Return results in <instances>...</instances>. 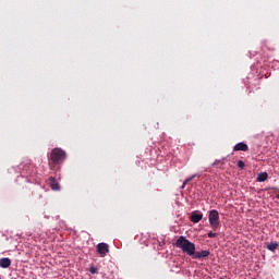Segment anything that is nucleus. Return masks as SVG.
<instances>
[{"label":"nucleus","mask_w":279,"mask_h":279,"mask_svg":"<svg viewBox=\"0 0 279 279\" xmlns=\"http://www.w3.org/2000/svg\"><path fill=\"white\" fill-rule=\"evenodd\" d=\"M0 279H1V276H0Z\"/></svg>","instance_id":"obj_17"},{"label":"nucleus","mask_w":279,"mask_h":279,"mask_svg":"<svg viewBox=\"0 0 279 279\" xmlns=\"http://www.w3.org/2000/svg\"><path fill=\"white\" fill-rule=\"evenodd\" d=\"M29 169H34V165H29L28 167H25L24 171H26L27 173H32L29 172Z\"/></svg>","instance_id":"obj_14"},{"label":"nucleus","mask_w":279,"mask_h":279,"mask_svg":"<svg viewBox=\"0 0 279 279\" xmlns=\"http://www.w3.org/2000/svg\"><path fill=\"white\" fill-rule=\"evenodd\" d=\"M269 178V174L267 172H260L257 175V182H265Z\"/></svg>","instance_id":"obj_9"},{"label":"nucleus","mask_w":279,"mask_h":279,"mask_svg":"<svg viewBox=\"0 0 279 279\" xmlns=\"http://www.w3.org/2000/svg\"><path fill=\"white\" fill-rule=\"evenodd\" d=\"M201 219H204V214L201 211H194L190 217V221H192V223H199Z\"/></svg>","instance_id":"obj_5"},{"label":"nucleus","mask_w":279,"mask_h":279,"mask_svg":"<svg viewBox=\"0 0 279 279\" xmlns=\"http://www.w3.org/2000/svg\"><path fill=\"white\" fill-rule=\"evenodd\" d=\"M96 252L99 254L100 258H106L107 254L110 252V246L106 243H99L96 246Z\"/></svg>","instance_id":"obj_4"},{"label":"nucleus","mask_w":279,"mask_h":279,"mask_svg":"<svg viewBox=\"0 0 279 279\" xmlns=\"http://www.w3.org/2000/svg\"><path fill=\"white\" fill-rule=\"evenodd\" d=\"M276 198L279 199V194L276 195Z\"/></svg>","instance_id":"obj_16"},{"label":"nucleus","mask_w":279,"mask_h":279,"mask_svg":"<svg viewBox=\"0 0 279 279\" xmlns=\"http://www.w3.org/2000/svg\"><path fill=\"white\" fill-rule=\"evenodd\" d=\"M209 226L213 230H218L219 226H221V221L219 220V211L217 209H213L208 215Z\"/></svg>","instance_id":"obj_3"},{"label":"nucleus","mask_w":279,"mask_h":279,"mask_svg":"<svg viewBox=\"0 0 279 279\" xmlns=\"http://www.w3.org/2000/svg\"><path fill=\"white\" fill-rule=\"evenodd\" d=\"M49 182L52 191H60V183H58V180H56V178L50 177Z\"/></svg>","instance_id":"obj_7"},{"label":"nucleus","mask_w":279,"mask_h":279,"mask_svg":"<svg viewBox=\"0 0 279 279\" xmlns=\"http://www.w3.org/2000/svg\"><path fill=\"white\" fill-rule=\"evenodd\" d=\"M267 250H269L270 252H276V250H278V242H271L267 244Z\"/></svg>","instance_id":"obj_10"},{"label":"nucleus","mask_w":279,"mask_h":279,"mask_svg":"<svg viewBox=\"0 0 279 279\" xmlns=\"http://www.w3.org/2000/svg\"><path fill=\"white\" fill-rule=\"evenodd\" d=\"M12 265V260L8 257L0 258V267L2 269H8Z\"/></svg>","instance_id":"obj_8"},{"label":"nucleus","mask_w":279,"mask_h":279,"mask_svg":"<svg viewBox=\"0 0 279 279\" xmlns=\"http://www.w3.org/2000/svg\"><path fill=\"white\" fill-rule=\"evenodd\" d=\"M208 239H215L217 236V233H213V231L207 233Z\"/></svg>","instance_id":"obj_12"},{"label":"nucleus","mask_w":279,"mask_h":279,"mask_svg":"<svg viewBox=\"0 0 279 279\" xmlns=\"http://www.w3.org/2000/svg\"><path fill=\"white\" fill-rule=\"evenodd\" d=\"M233 151H250L247 144L240 142L233 147Z\"/></svg>","instance_id":"obj_6"},{"label":"nucleus","mask_w":279,"mask_h":279,"mask_svg":"<svg viewBox=\"0 0 279 279\" xmlns=\"http://www.w3.org/2000/svg\"><path fill=\"white\" fill-rule=\"evenodd\" d=\"M174 245L179 250H182L183 254H187V256H192L194 259L208 258V256H210V251H199L195 253V244L189 241L184 235H180Z\"/></svg>","instance_id":"obj_1"},{"label":"nucleus","mask_w":279,"mask_h":279,"mask_svg":"<svg viewBox=\"0 0 279 279\" xmlns=\"http://www.w3.org/2000/svg\"><path fill=\"white\" fill-rule=\"evenodd\" d=\"M64 160H66V151H64L62 148H53L48 157L49 169L51 171H56V169H59L60 165H62Z\"/></svg>","instance_id":"obj_2"},{"label":"nucleus","mask_w":279,"mask_h":279,"mask_svg":"<svg viewBox=\"0 0 279 279\" xmlns=\"http://www.w3.org/2000/svg\"><path fill=\"white\" fill-rule=\"evenodd\" d=\"M189 182H191V179L185 180L184 183H183V186H186V184H187Z\"/></svg>","instance_id":"obj_15"},{"label":"nucleus","mask_w":279,"mask_h":279,"mask_svg":"<svg viewBox=\"0 0 279 279\" xmlns=\"http://www.w3.org/2000/svg\"><path fill=\"white\" fill-rule=\"evenodd\" d=\"M239 169H245V162L243 160L238 161Z\"/></svg>","instance_id":"obj_11"},{"label":"nucleus","mask_w":279,"mask_h":279,"mask_svg":"<svg viewBox=\"0 0 279 279\" xmlns=\"http://www.w3.org/2000/svg\"><path fill=\"white\" fill-rule=\"evenodd\" d=\"M90 274H97L99 271V268L97 267H90L89 268Z\"/></svg>","instance_id":"obj_13"}]
</instances>
